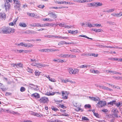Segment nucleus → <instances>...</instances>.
Returning a JSON list of instances; mask_svg holds the SVG:
<instances>
[{
  "mask_svg": "<svg viewBox=\"0 0 122 122\" xmlns=\"http://www.w3.org/2000/svg\"><path fill=\"white\" fill-rule=\"evenodd\" d=\"M15 30L10 27L4 26L0 29V33L1 34H10L11 33H13Z\"/></svg>",
  "mask_w": 122,
  "mask_h": 122,
  "instance_id": "nucleus-1",
  "label": "nucleus"
},
{
  "mask_svg": "<svg viewBox=\"0 0 122 122\" xmlns=\"http://www.w3.org/2000/svg\"><path fill=\"white\" fill-rule=\"evenodd\" d=\"M15 4L14 7L16 13H18V11L20 10V7L21 5V3L19 0H13Z\"/></svg>",
  "mask_w": 122,
  "mask_h": 122,
  "instance_id": "nucleus-2",
  "label": "nucleus"
},
{
  "mask_svg": "<svg viewBox=\"0 0 122 122\" xmlns=\"http://www.w3.org/2000/svg\"><path fill=\"white\" fill-rule=\"evenodd\" d=\"M12 2V0H5V7L6 11L8 10L10 8V4L9 2L11 3Z\"/></svg>",
  "mask_w": 122,
  "mask_h": 122,
  "instance_id": "nucleus-3",
  "label": "nucleus"
},
{
  "mask_svg": "<svg viewBox=\"0 0 122 122\" xmlns=\"http://www.w3.org/2000/svg\"><path fill=\"white\" fill-rule=\"evenodd\" d=\"M69 72L71 74H76L78 72L79 70L77 69H75L73 70L72 68H70L69 69Z\"/></svg>",
  "mask_w": 122,
  "mask_h": 122,
  "instance_id": "nucleus-4",
  "label": "nucleus"
},
{
  "mask_svg": "<svg viewBox=\"0 0 122 122\" xmlns=\"http://www.w3.org/2000/svg\"><path fill=\"white\" fill-rule=\"evenodd\" d=\"M107 104L106 101H100L97 103V105L99 107H102L105 106Z\"/></svg>",
  "mask_w": 122,
  "mask_h": 122,
  "instance_id": "nucleus-5",
  "label": "nucleus"
},
{
  "mask_svg": "<svg viewBox=\"0 0 122 122\" xmlns=\"http://www.w3.org/2000/svg\"><path fill=\"white\" fill-rule=\"evenodd\" d=\"M41 103H46L48 102L49 100L48 98L45 97H43L40 98L39 100Z\"/></svg>",
  "mask_w": 122,
  "mask_h": 122,
  "instance_id": "nucleus-6",
  "label": "nucleus"
},
{
  "mask_svg": "<svg viewBox=\"0 0 122 122\" xmlns=\"http://www.w3.org/2000/svg\"><path fill=\"white\" fill-rule=\"evenodd\" d=\"M68 92L67 91H62L61 93L62 96V98L64 99H66L67 98V96L66 95H65V93L68 94Z\"/></svg>",
  "mask_w": 122,
  "mask_h": 122,
  "instance_id": "nucleus-7",
  "label": "nucleus"
},
{
  "mask_svg": "<svg viewBox=\"0 0 122 122\" xmlns=\"http://www.w3.org/2000/svg\"><path fill=\"white\" fill-rule=\"evenodd\" d=\"M6 18L5 14L4 13H0V19L5 20Z\"/></svg>",
  "mask_w": 122,
  "mask_h": 122,
  "instance_id": "nucleus-8",
  "label": "nucleus"
},
{
  "mask_svg": "<svg viewBox=\"0 0 122 122\" xmlns=\"http://www.w3.org/2000/svg\"><path fill=\"white\" fill-rule=\"evenodd\" d=\"M88 56L90 57H97L98 56V54H96L95 53H88Z\"/></svg>",
  "mask_w": 122,
  "mask_h": 122,
  "instance_id": "nucleus-9",
  "label": "nucleus"
},
{
  "mask_svg": "<svg viewBox=\"0 0 122 122\" xmlns=\"http://www.w3.org/2000/svg\"><path fill=\"white\" fill-rule=\"evenodd\" d=\"M32 97H34L36 98H38L40 97V95L38 93H35L31 95Z\"/></svg>",
  "mask_w": 122,
  "mask_h": 122,
  "instance_id": "nucleus-10",
  "label": "nucleus"
},
{
  "mask_svg": "<svg viewBox=\"0 0 122 122\" xmlns=\"http://www.w3.org/2000/svg\"><path fill=\"white\" fill-rule=\"evenodd\" d=\"M49 15L51 17L55 19L57 17V16L55 13H54L53 12H51L48 13Z\"/></svg>",
  "mask_w": 122,
  "mask_h": 122,
  "instance_id": "nucleus-11",
  "label": "nucleus"
},
{
  "mask_svg": "<svg viewBox=\"0 0 122 122\" xmlns=\"http://www.w3.org/2000/svg\"><path fill=\"white\" fill-rule=\"evenodd\" d=\"M54 25L53 24H50L48 23H46V24H41V27H46V26H53Z\"/></svg>",
  "mask_w": 122,
  "mask_h": 122,
  "instance_id": "nucleus-12",
  "label": "nucleus"
},
{
  "mask_svg": "<svg viewBox=\"0 0 122 122\" xmlns=\"http://www.w3.org/2000/svg\"><path fill=\"white\" fill-rule=\"evenodd\" d=\"M70 51L72 52H80V51L77 49H73L70 50Z\"/></svg>",
  "mask_w": 122,
  "mask_h": 122,
  "instance_id": "nucleus-13",
  "label": "nucleus"
},
{
  "mask_svg": "<svg viewBox=\"0 0 122 122\" xmlns=\"http://www.w3.org/2000/svg\"><path fill=\"white\" fill-rule=\"evenodd\" d=\"M51 108L52 110L55 112H57L59 111L58 109L54 106H52L51 107Z\"/></svg>",
  "mask_w": 122,
  "mask_h": 122,
  "instance_id": "nucleus-14",
  "label": "nucleus"
},
{
  "mask_svg": "<svg viewBox=\"0 0 122 122\" xmlns=\"http://www.w3.org/2000/svg\"><path fill=\"white\" fill-rule=\"evenodd\" d=\"M68 33H71L72 34H74L75 33H77L78 32V30H76L75 31L69 30H68Z\"/></svg>",
  "mask_w": 122,
  "mask_h": 122,
  "instance_id": "nucleus-15",
  "label": "nucleus"
},
{
  "mask_svg": "<svg viewBox=\"0 0 122 122\" xmlns=\"http://www.w3.org/2000/svg\"><path fill=\"white\" fill-rule=\"evenodd\" d=\"M46 65H45L42 64L41 63H37L36 65V67L39 68H41V67H44Z\"/></svg>",
  "mask_w": 122,
  "mask_h": 122,
  "instance_id": "nucleus-16",
  "label": "nucleus"
},
{
  "mask_svg": "<svg viewBox=\"0 0 122 122\" xmlns=\"http://www.w3.org/2000/svg\"><path fill=\"white\" fill-rule=\"evenodd\" d=\"M91 100L94 101H98L100 100V98L98 97H92Z\"/></svg>",
  "mask_w": 122,
  "mask_h": 122,
  "instance_id": "nucleus-17",
  "label": "nucleus"
},
{
  "mask_svg": "<svg viewBox=\"0 0 122 122\" xmlns=\"http://www.w3.org/2000/svg\"><path fill=\"white\" fill-rule=\"evenodd\" d=\"M19 25L21 27H25L27 26L26 24L23 22H20L19 24Z\"/></svg>",
  "mask_w": 122,
  "mask_h": 122,
  "instance_id": "nucleus-18",
  "label": "nucleus"
},
{
  "mask_svg": "<svg viewBox=\"0 0 122 122\" xmlns=\"http://www.w3.org/2000/svg\"><path fill=\"white\" fill-rule=\"evenodd\" d=\"M115 105L117 107H120L122 106V103H120L119 102L117 103L116 102Z\"/></svg>",
  "mask_w": 122,
  "mask_h": 122,
  "instance_id": "nucleus-19",
  "label": "nucleus"
},
{
  "mask_svg": "<svg viewBox=\"0 0 122 122\" xmlns=\"http://www.w3.org/2000/svg\"><path fill=\"white\" fill-rule=\"evenodd\" d=\"M116 102L115 100H113L111 101H110L109 102H108L107 104L108 105H113V104H115V103Z\"/></svg>",
  "mask_w": 122,
  "mask_h": 122,
  "instance_id": "nucleus-20",
  "label": "nucleus"
},
{
  "mask_svg": "<svg viewBox=\"0 0 122 122\" xmlns=\"http://www.w3.org/2000/svg\"><path fill=\"white\" fill-rule=\"evenodd\" d=\"M102 30L101 29H92V30L93 31L97 32H100Z\"/></svg>",
  "mask_w": 122,
  "mask_h": 122,
  "instance_id": "nucleus-21",
  "label": "nucleus"
},
{
  "mask_svg": "<svg viewBox=\"0 0 122 122\" xmlns=\"http://www.w3.org/2000/svg\"><path fill=\"white\" fill-rule=\"evenodd\" d=\"M79 37H85L86 38H87L88 39H90L91 40H92V38H91L89 37H88L86 35H80L79 36Z\"/></svg>",
  "mask_w": 122,
  "mask_h": 122,
  "instance_id": "nucleus-22",
  "label": "nucleus"
},
{
  "mask_svg": "<svg viewBox=\"0 0 122 122\" xmlns=\"http://www.w3.org/2000/svg\"><path fill=\"white\" fill-rule=\"evenodd\" d=\"M41 73V72H39L37 70H36L35 72V75L36 76H39V75H40V73Z\"/></svg>",
  "mask_w": 122,
  "mask_h": 122,
  "instance_id": "nucleus-23",
  "label": "nucleus"
},
{
  "mask_svg": "<svg viewBox=\"0 0 122 122\" xmlns=\"http://www.w3.org/2000/svg\"><path fill=\"white\" fill-rule=\"evenodd\" d=\"M14 66H15L17 68H19L22 66V64L21 63H19L15 65Z\"/></svg>",
  "mask_w": 122,
  "mask_h": 122,
  "instance_id": "nucleus-24",
  "label": "nucleus"
},
{
  "mask_svg": "<svg viewBox=\"0 0 122 122\" xmlns=\"http://www.w3.org/2000/svg\"><path fill=\"white\" fill-rule=\"evenodd\" d=\"M34 25H35V27H41V24L39 23H34Z\"/></svg>",
  "mask_w": 122,
  "mask_h": 122,
  "instance_id": "nucleus-25",
  "label": "nucleus"
},
{
  "mask_svg": "<svg viewBox=\"0 0 122 122\" xmlns=\"http://www.w3.org/2000/svg\"><path fill=\"white\" fill-rule=\"evenodd\" d=\"M115 9L114 8L112 9H110L107 10V12L109 13L110 12H113L114 11Z\"/></svg>",
  "mask_w": 122,
  "mask_h": 122,
  "instance_id": "nucleus-26",
  "label": "nucleus"
},
{
  "mask_svg": "<svg viewBox=\"0 0 122 122\" xmlns=\"http://www.w3.org/2000/svg\"><path fill=\"white\" fill-rule=\"evenodd\" d=\"M49 122H63L62 121H60L59 120L56 119V120H53L50 121H49Z\"/></svg>",
  "mask_w": 122,
  "mask_h": 122,
  "instance_id": "nucleus-27",
  "label": "nucleus"
},
{
  "mask_svg": "<svg viewBox=\"0 0 122 122\" xmlns=\"http://www.w3.org/2000/svg\"><path fill=\"white\" fill-rule=\"evenodd\" d=\"M88 66H88L87 65H84L81 66H80V67L81 68H87Z\"/></svg>",
  "mask_w": 122,
  "mask_h": 122,
  "instance_id": "nucleus-28",
  "label": "nucleus"
},
{
  "mask_svg": "<svg viewBox=\"0 0 122 122\" xmlns=\"http://www.w3.org/2000/svg\"><path fill=\"white\" fill-rule=\"evenodd\" d=\"M65 41H61L59 43L58 45L59 46H61L64 44Z\"/></svg>",
  "mask_w": 122,
  "mask_h": 122,
  "instance_id": "nucleus-29",
  "label": "nucleus"
},
{
  "mask_svg": "<svg viewBox=\"0 0 122 122\" xmlns=\"http://www.w3.org/2000/svg\"><path fill=\"white\" fill-rule=\"evenodd\" d=\"M112 111L114 113L119 112L116 109H113Z\"/></svg>",
  "mask_w": 122,
  "mask_h": 122,
  "instance_id": "nucleus-30",
  "label": "nucleus"
},
{
  "mask_svg": "<svg viewBox=\"0 0 122 122\" xmlns=\"http://www.w3.org/2000/svg\"><path fill=\"white\" fill-rule=\"evenodd\" d=\"M84 107H85L86 108H90L91 107V105L89 104H86L85 105Z\"/></svg>",
  "mask_w": 122,
  "mask_h": 122,
  "instance_id": "nucleus-31",
  "label": "nucleus"
},
{
  "mask_svg": "<svg viewBox=\"0 0 122 122\" xmlns=\"http://www.w3.org/2000/svg\"><path fill=\"white\" fill-rule=\"evenodd\" d=\"M27 70L28 72H30L31 73H33L32 70L29 68H27Z\"/></svg>",
  "mask_w": 122,
  "mask_h": 122,
  "instance_id": "nucleus-32",
  "label": "nucleus"
},
{
  "mask_svg": "<svg viewBox=\"0 0 122 122\" xmlns=\"http://www.w3.org/2000/svg\"><path fill=\"white\" fill-rule=\"evenodd\" d=\"M28 14L29 16L32 17H34L35 16V14L34 13H28Z\"/></svg>",
  "mask_w": 122,
  "mask_h": 122,
  "instance_id": "nucleus-33",
  "label": "nucleus"
},
{
  "mask_svg": "<svg viewBox=\"0 0 122 122\" xmlns=\"http://www.w3.org/2000/svg\"><path fill=\"white\" fill-rule=\"evenodd\" d=\"M68 57L71 58H74L76 57V56L74 55L70 54L69 55Z\"/></svg>",
  "mask_w": 122,
  "mask_h": 122,
  "instance_id": "nucleus-34",
  "label": "nucleus"
},
{
  "mask_svg": "<svg viewBox=\"0 0 122 122\" xmlns=\"http://www.w3.org/2000/svg\"><path fill=\"white\" fill-rule=\"evenodd\" d=\"M39 51L42 52H47L48 51L47 49H43L39 50Z\"/></svg>",
  "mask_w": 122,
  "mask_h": 122,
  "instance_id": "nucleus-35",
  "label": "nucleus"
},
{
  "mask_svg": "<svg viewBox=\"0 0 122 122\" xmlns=\"http://www.w3.org/2000/svg\"><path fill=\"white\" fill-rule=\"evenodd\" d=\"M87 26L90 27H94V24L92 25L90 23H89L87 24Z\"/></svg>",
  "mask_w": 122,
  "mask_h": 122,
  "instance_id": "nucleus-36",
  "label": "nucleus"
},
{
  "mask_svg": "<svg viewBox=\"0 0 122 122\" xmlns=\"http://www.w3.org/2000/svg\"><path fill=\"white\" fill-rule=\"evenodd\" d=\"M25 88L24 87H21L20 88V91L21 92H23L25 91Z\"/></svg>",
  "mask_w": 122,
  "mask_h": 122,
  "instance_id": "nucleus-37",
  "label": "nucleus"
},
{
  "mask_svg": "<svg viewBox=\"0 0 122 122\" xmlns=\"http://www.w3.org/2000/svg\"><path fill=\"white\" fill-rule=\"evenodd\" d=\"M107 71H108V72H111L115 74H116L117 73H116V71H112L111 70H106V71L107 72Z\"/></svg>",
  "mask_w": 122,
  "mask_h": 122,
  "instance_id": "nucleus-38",
  "label": "nucleus"
},
{
  "mask_svg": "<svg viewBox=\"0 0 122 122\" xmlns=\"http://www.w3.org/2000/svg\"><path fill=\"white\" fill-rule=\"evenodd\" d=\"M54 101L55 102H56V103H57L59 102H61L62 101V100H58L56 99L54 100Z\"/></svg>",
  "mask_w": 122,
  "mask_h": 122,
  "instance_id": "nucleus-39",
  "label": "nucleus"
},
{
  "mask_svg": "<svg viewBox=\"0 0 122 122\" xmlns=\"http://www.w3.org/2000/svg\"><path fill=\"white\" fill-rule=\"evenodd\" d=\"M95 3L96 4V6H102V3H101L99 2L98 3Z\"/></svg>",
  "mask_w": 122,
  "mask_h": 122,
  "instance_id": "nucleus-40",
  "label": "nucleus"
},
{
  "mask_svg": "<svg viewBox=\"0 0 122 122\" xmlns=\"http://www.w3.org/2000/svg\"><path fill=\"white\" fill-rule=\"evenodd\" d=\"M82 119L83 120H86V121H89V119L86 117H82Z\"/></svg>",
  "mask_w": 122,
  "mask_h": 122,
  "instance_id": "nucleus-41",
  "label": "nucleus"
},
{
  "mask_svg": "<svg viewBox=\"0 0 122 122\" xmlns=\"http://www.w3.org/2000/svg\"><path fill=\"white\" fill-rule=\"evenodd\" d=\"M59 107L62 108L64 109L66 108V107L64 106V105H61L60 104V105H59Z\"/></svg>",
  "mask_w": 122,
  "mask_h": 122,
  "instance_id": "nucleus-42",
  "label": "nucleus"
},
{
  "mask_svg": "<svg viewBox=\"0 0 122 122\" xmlns=\"http://www.w3.org/2000/svg\"><path fill=\"white\" fill-rule=\"evenodd\" d=\"M50 81L52 82H55L56 81V80L54 78H51L49 80Z\"/></svg>",
  "mask_w": 122,
  "mask_h": 122,
  "instance_id": "nucleus-43",
  "label": "nucleus"
},
{
  "mask_svg": "<svg viewBox=\"0 0 122 122\" xmlns=\"http://www.w3.org/2000/svg\"><path fill=\"white\" fill-rule=\"evenodd\" d=\"M107 24H110L111 25H113V24L114 23L112 22L111 21H107Z\"/></svg>",
  "mask_w": 122,
  "mask_h": 122,
  "instance_id": "nucleus-44",
  "label": "nucleus"
},
{
  "mask_svg": "<svg viewBox=\"0 0 122 122\" xmlns=\"http://www.w3.org/2000/svg\"><path fill=\"white\" fill-rule=\"evenodd\" d=\"M114 79H115L121 80V77L120 76L114 77Z\"/></svg>",
  "mask_w": 122,
  "mask_h": 122,
  "instance_id": "nucleus-45",
  "label": "nucleus"
},
{
  "mask_svg": "<svg viewBox=\"0 0 122 122\" xmlns=\"http://www.w3.org/2000/svg\"><path fill=\"white\" fill-rule=\"evenodd\" d=\"M69 55H68V54H64V55H63L62 56H61V57H65V58H66V57H68V56Z\"/></svg>",
  "mask_w": 122,
  "mask_h": 122,
  "instance_id": "nucleus-46",
  "label": "nucleus"
},
{
  "mask_svg": "<svg viewBox=\"0 0 122 122\" xmlns=\"http://www.w3.org/2000/svg\"><path fill=\"white\" fill-rule=\"evenodd\" d=\"M37 65V63H36V62H33L32 63H31V65L32 66H36V65Z\"/></svg>",
  "mask_w": 122,
  "mask_h": 122,
  "instance_id": "nucleus-47",
  "label": "nucleus"
},
{
  "mask_svg": "<svg viewBox=\"0 0 122 122\" xmlns=\"http://www.w3.org/2000/svg\"><path fill=\"white\" fill-rule=\"evenodd\" d=\"M22 122H32V121L30 120H23L22 121Z\"/></svg>",
  "mask_w": 122,
  "mask_h": 122,
  "instance_id": "nucleus-48",
  "label": "nucleus"
},
{
  "mask_svg": "<svg viewBox=\"0 0 122 122\" xmlns=\"http://www.w3.org/2000/svg\"><path fill=\"white\" fill-rule=\"evenodd\" d=\"M58 24L59 26L62 27H63L64 25V23H60Z\"/></svg>",
  "mask_w": 122,
  "mask_h": 122,
  "instance_id": "nucleus-49",
  "label": "nucleus"
},
{
  "mask_svg": "<svg viewBox=\"0 0 122 122\" xmlns=\"http://www.w3.org/2000/svg\"><path fill=\"white\" fill-rule=\"evenodd\" d=\"M38 117H41L40 114L37 113H35V115Z\"/></svg>",
  "mask_w": 122,
  "mask_h": 122,
  "instance_id": "nucleus-50",
  "label": "nucleus"
},
{
  "mask_svg": "<svg viewBox=\"0 0 122 122\" xmlns=\"http://www.w3.org/2000/svg\"><path fill=\"white\" fill-rule=\"evenodd\" d=\"M96 4L95 3H90V5H91V6H96Z\"/></svg>",
  "mask_w": 122,
  "mask_h": 122,
  "instance_id": "nucleus-51",
  "label": "nucleus"
},
{
  "mask_svg": "<svg viewBox=\"0 0 122 122\" xmlns=\"http://www.w3.org/2000/svg\"><path fill=\"white\" fill-rule=\"evenodd\" d=\"M94 71V73L95 74H98L100 73V72L97 70H95Z\"/></svg>",
  "mask_w": 122,
  "mask_h": 122,
  "instance_id": "nucleus-52",
  "label": "nucleus"
},
{
  "mask_svg": "<svg viewBox=\"0 0 122 122\" xmlns=\"http://www.w3.org/2000/svg\"><path fill=\"white\" fill-rule=\"evenodd\" d=\"M11 113L12 114H17L18 113L17 112H14V111H11Z\"/></svg>",
  "mask_w": 122,
  "mask_h": 122,
  "instance_id": "nucleus-53",
  "label": "nucleus"
},
{
  "mask_svg": "<svg viewBox=\"0 0 122 122\" xmlns=\"http://www.w3.org/2000/svg\"><path fill=\"white\" fill-rule=\"evenodd\" d=\"M94 115L96 117H99V115L97 113H94Z\"/></svg>",
  "mask_w": 122,
  "mask_h": 122,
  "instance_id": "nucleus-54",
  "label": "nucleus"
},
{
  "mask_svg": "<svg viewBox=\"0 0 122 122\" xmlns=\"http://www.w3.org/2000/svg\"><path fill=\"white\" fill-rule=\"evenodd\" d=\"M115 15L117 17H119L121 16L120 13H115Z\"/></svg>",
  "mask_w": 122,
  "mask_h": 122,
  "instance_id": "nucleus-55",
  "label": "nucleus"
},
{
  "mask_svg": "<svg viewBox=\"0 0 122 122\" xmlns=\"http://www.w3.org/2000/svg\"><path fill=\"white\" fill-rule=\"evenodd\" d=\"M63 81L65 83H66L67 82L69 81V80L68 79L64 80Z\"/></svg>",
  "mask_w": 122,
  "mask_h": 122,
  "instance_id": "nucleus-56",
  "label": "nucleus"
},
{
  "mask_svg": "<svg viewBox=\"0 0 122 122\" xmlns=\"http://www.w3.org/2000/svg\"><path fill=\"white\" fill-rule=\"evenodd\" d=\"M38 7L39 8H41L42 9L44 7V5H40L38 6Z\"/></svg>",
  "mask_w": 122,
  "mask_h": 122,
  "instance_id": "nucleus-57",
  "label": "nucleus"
},
{
  "mask_svg": "<svg viewBox=\"0 0 122 122\" xmlns=\"http://www.w3.org/2000/svg\"><path fill=\"white\" fill-rule=\"evenodd\" d=\"M113 115L114 117H118V115L117 113H114L113 114Z\"/></svg>",
  "mask_w": 122,
  "mask_h": 122,
  "instance_id": "nucleus-58",
  "label": "nucleus"
},
{
  "mask_svg": "<svg viewBox=\"0 0 122 122\" xmlns=\"http://www.w3.org/2000/svg\"><path fill=\"white\" fill-rule=\"evenodd\" d=\"M61 115L66 117L69 116V115L67 113H65L64 114H63Z\"/></svg>",
  "mask_w": 122,
  "mask_h": 122,
  "instance_id": "nucleus-59",
  "label": "nucleus"
},
{
  "mask_svg": "<svg viewBox=\"0 0 122 122\" xmlns=\"http://www.w3.org/2000/svg\"><path fill=\"white\" fill-rule=\"evenodd\" d=\"M18 20V18H16V19H15L14 20H13V22H14V24H16V22L17 20Z\"/></svg>",
  "mask_w": 122,
  "mask_h": 122,
  "instance_id": "nucleus-60",
  "label": "nucleus"
},
{
  "mask_svg": "<svg viewBox=\"0 0 122 122\" xmlns=\"http://www.w3.org/2000/svg\"><path fill=\"white\" fill-rule=\"evenodd\" d=\"M94 27L95 26H101V24H94Z\"/></svg>",
  "mask_w": 122,
  "mask_h": 122,
  "instance_id": "nucleus-61",
  "label": "nucleus"
},
{
  "mask_svg": "<svg viewBox=\"0 0 122 122\" xmlns=\"http://www.w3.org/2000/svg\"><path fill=\"white\" fill-rule=\"evenodd\" d=\"M99 87H100L102 89H104V90H105V89L106 90V86H99Z\"/></svg>",
  "mask_w": 122,
  "mask_h": 122,
  "instance_id": "nucleus-62",
  "label": "nucleus"
},
{
  "mask_svg": "<svg viewBox=\"0 0 122 122\" xmlns=\"http://www.w3.org/2000/svg\"><path fill=\"white\" fill-rule=\"evenodd\" d=\"M83 3L87 2H89L90 0H83Z\"/></svg>",
  "mask_w": 122,
  "mask_h": 122,
  "instance_id": "nucleus-63",
  "label": "nucleus"
},
{
  "mask_svg": "<svg viewBox=\"0 0 122 122\" xmlns=\"http://www.w3.org/2000/svg\"><path fill=\"white\" fill-rule=\"evenodd\" d=\"M30 61L32 62H36V60L35 59H30Z\"/></svg>",
  "mask_w": 122,
  "mask_h": 122,
  "instance_id": "nucleus-64",
  "label": "nucleus"
}]
</instances>
